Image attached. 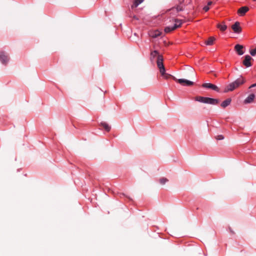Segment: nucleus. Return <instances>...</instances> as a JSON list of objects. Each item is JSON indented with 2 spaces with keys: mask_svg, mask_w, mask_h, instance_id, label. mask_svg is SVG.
<instances>
[{
  "mask_svg": "<svg viewBox=\"0 0 256 256\" xmlns=\"http://www.w3.org/2000/svg\"><path fill=\"white\" fill-rule=\"evenodd\" d=\"M234 82H235V84H236V86L238 87L245 82V80L244 78L240 77L236 79L235 81H234Z\"/></svg>",
  "mask_w": 256,
  "mask_h": 256,
  "instance_id": "4468645a",
  "label": "nucleus"
},
{
  "mask_svg": "<svg viewBox=\"0 0 256 256\" xmlns=\"http://www.w3.org/2000/svg\"><path fill=\"white\" fill-rule=\"evenodd\" d=\"M144 0H134L133 4L132 6V8H136L139 4L142 3Z\"/></svg>",
  "mask_w": 256,
  "mask_h": 256,
  "instance_id": "412c9836",
  "label": "nucleus"
},
{
  "mask_svg": "<svg viewBox=\"0 0 256 256\" xmlns=\"http://www.w3.org/2000/svg\"><path fill=\"white\" fill-rule=\"evenodd\" d=\"M238 88V86H236V84H235V82H232L230 84L227 86L226 89L224 90L225 92H228L229 91H232L234 89Z\"/></svg>",
  "mask_w": 256,
  "mask_h": 256,
  "instance_id": "9b49d317",
  "label": "nucleus"
},
{
  "mask_svg": "<svg viewBox=\"0 0 256 256\" xmlns=\"http://www.w3.org/2000/svg\"><path fill=\"white\" fill-rule=\"evenodd\" d=\"M231 102V99L230 98H228L226 100H224L221 106L223 108H225L228 106H229Z\"/></svg>",
  "mask_w": 256,
  "mask_h": 256,
  "instance_id": "a211bd4d",
  "label": "nucleus"
},
{
  "mask_svg": "<svg viewBox=\"0 0 256 256\" xmlns=\"http://www.w3.org/2000/svg\"><path fill=\"white\" fill-rule=\"evenodd\" d=\"M248 10L249 8L248 6H242L238 10V14L240 16H244Z\"/></svg>",
  "mask_w": 256,
  "mask_h": 256,
  "instance_id": "1a4fd4ad",
  "label": "nucleus"
},
{
  "mask_svg": "<svg viewBox=\"0 0 256 256\" xmlns=\"http://www.w3.org/2000/svg\"><path fill=\"white\" fill-rule=\"evenodd\" d=\"M157 66L159 68L160 72L165 70L164 66L163 64V58L162 56H158L156 60Z\"/></svg>",
  "mask_w": 256,
  "mask_h": 256,
  "instance_id": "7ed1b4c3",
  "label": "nucleus"
},
{
  "mask_svg": "<svg viewBox=\"0 0 256 256\" xmlns=\"http://www.w3.org/2000/svg\"><path fill=\"white\" fill-rule=\"evenodd\" d=\"M224 138V137L222 135H219L217 136L216 139L218 140H223Z\"/></svg>",
  "mask_w": 256,
  "mask_h": 256,
  "instance_id": "393cba45",
  "label": "nucleus"
},
{
  "mask_svg": "<svg viewBox=\"0 0 256 256\" xmlns=\"http://www.w3.org/2000/svg\"><path fill=\"white\" fill-rule=\"evenodd\" d=\"M255 86H256V84H252V85L249 87V88H254V87H255Z\"/></svg>",
  "mask_w": 256,
  "mask_h": 256,
  "instance_id": "bb28decb",
  "label": "nucleus"
},
{
  "mask_svg": "<svg viewBox=\"0 0 256 256\" xmlns=\"http://www.w3.org/2000/svg\"><path fill=\"white\" fill-rule=\"evenodd\" d=\"M250 53L252 56H254L256 55V48L254 49H252L250 50Z\"/></svg>",
  "mask_w": 256,
  "mask_h": 256,
  "instance_id": "5701e85b",
  "label": "nucleus"
},
{
  "mask_svg": "<svg viewBox=\"0 0 256 256\" xmlns=\"http://www.w3.org/2000/svg\"><path fill=\"white\" fill-rule=\"evenodd\" d=\"M212 2L210 1L208 2V6H209L212 4Z\"/></svg>",
  "mask_w": 256,
  "mask_h": 256,
  "instance_id": "cd10ccee",
  "label": "nucleus"
},
{
  "mask_svg": "<svg viewBox=\"0 0 256 256\" xmlns=\"http://www.w3.org/2000/svg\"><path fill=\"white\" fill-rule=\"evenodd\" d=\"M160 74L165 79H168L170 78L172 76L168 74H167L166 72V70H164L163 72H161Z\"/></svg>",
  "mask_w": 256,
  "mask_h": 256,
  "instance_id": "4be33fe9",
  "label": "nucleus"
},
{
  "mask_svg": "<svg viewBox=\"0 0 256 256\" xmlns=\"http://www.w3.org/2000/svg\"><path fill=\"white\" fill-rule=\"evenodd\" d=\"M202 87L208 88H211L215 91L218 92L219 88H218L212 84L210 83H204L202 85Z\"/></svg>",
  "mask_w": 256,
  "mask_h": 256,
  "instance_id": "0eeeda50",
  "label": "nucleus"
},
{
  "mask_svg": "<svg viewBox=\"0 0 256 256\" xmlns=\"http://www.w3.org/2000/svg\"><path fill=\"white\" fill-rule=\"evenodd\" d=\"M9 58L4 52H0V61L3 64H6L8 61Z\"/></svg>",
  "mask_w": 256,
  "mask_h": 256,
  "instance_id": "6e6552de",
  "label": "nucleus"
},
{
  "mask_svg": "<svg viewBox=\"0 0 256 256\" xmlns=\"http://www.w3.org/2000/svg\"><path fill=\"white\" fill-rule=\"evenodd\" d=\"M194 100L200 102L214 105L216 104L219 102V101L218 99L200 96L195 97Z\"/></svg>",
  "mask_w": 256,
  "mask_h": 256,
  "instance_id": "f257e3e1",
  "label": "nucleus"
},
{
  "mask_svg": "<svg viewBox=\"0 0 256 256\" xmlns=\"http://www.w3.org/2000/svg\"><path fill=\"white\" fill-rule=\"evenodd\" d=\"M243 46L240 44H236L234 46V49L236 51L240 56H242L244 54V52L243 51Z\"/></svg>",
  "mask_w": 256,
  "mask_h": 256,
  "instance_id": "9d476101",
  "label": "nucleus"
},
{
  "mask_svg": "<svg viewBox=\"0 0 256 256\" xmlns=\"http://www.w3.org/2000/svg\"><path fill=\"white\" fill-rule=\"evenodd\" d=\"M232 28L233 31L236 34H240L242 32V28L240 26V24L238 22H236L232 26Z\"/></svg>",
  "mask_w": 256,
  "mask_h": 256,
  "instance_id": "20e7f679",
  "label": "nucleus"
},
{
  "mask_svg": "<svg viewBox=\"0 0 256 256\" xmlns=\"http://www.w3.org/2000/svg\"><path fill=\"white\" fill-rule=\"evenodd\" d=\"M183 10V6L182 4H180L178 5L176 7H174L172 8L170 10L172 11V12H174L178 13L179 12L182 11Z\"/></svg>",
  "mask_w": 256,
  "mask_h": 256,
  "instance_id": "f8f14e48",
  "label": "nucleus"
},
{
  "mask_svg": "<svg viewBox=\"0 0 256 256\" xmlns=\"http://www.w3.org/2000/svg\"><path fill=\"white\" fill-rule=\"evenodd\" d=\"M252 60V57L249 55H246L244 56V60L243 61V64L246 67L248 68L252 66L251 60Z\"/></svg>",
  "mask_w": 256,
  "mask_h": 256,
  "instance_id": "39448f33",
  "label": "nucleus"
},
{
  "mask_svg": "<svg viewBox=\"0 0 256 256\" xmlns=\"http://www.w3.org/2000/svg\"><path fill=\"white\" fill-rule=\"evenodd\" d=\"M168 181V180L167 178H160V182L162 184H164Z\"/></svg>",
  "mask_w": 256,
  "mask_h": 256,
  "instance_id": "b1692460",
  "label": "nucleus"
},
{
  "mask_svg": "<svg viewBox=\"0 0 256 256\" xmlns=\"http://www.w3.org/2000/svg\"><path fill=\"white\" fill-rule=\"evenodd\" d=\"M203 9L205 12H208L210 8L208 6H204Z\"/></svg>",
  "mask_w": 256,
  "mask_h": 256,
  "instance_id": "a878e982",
  "label": "nucleus"
},
{
  "mask_svg": "<svg viewBox=\"0 0 256 256\" xmlns=\"http://www.w3.org/2000/svg\"><path fill=\"white\" fill-rule=\"evenodd\" d=\"M158 56H160L159 54V53L158 51L157 50H154L151 52L150 54V58L152 61H153L155 60L156 58H158Z\"/></svg>",
  "mask_w": 256,
  "mask_h": 256,
  "instance_id": "ddd939ff",
  "label": "nucleus"
},
{
  "mask_svg": "<svg viewBox=\"0 0 256 256\" xmlns=\"http://www.w3.org/2000/svg\"><path fill=\"white\" fill-rule=\"evenodd\" d=\"M216 38L214 37H210L206 41L205 44L208 46H212Z\"/></svg>",
  "mask_w": 256,
  "mask_h": 256,
  "instance_id": "aec40b11",
  "label": "nucleus"
},
{
  "mask_svg": "<svg viewBox=\"0 0 256 256\" xmlns=\"http://www.w3.org/2000/svg\"><path fill=\"white\" fill-rule=\"evenodd\" d=\"M255 98L254 94H250L244 100L245 104H249L252 102Z\"/></svg>",
  "mask_w": 256,
  "mask_h": 256,
  "instance_id": "2eb2a0df",
  "label": "nucleus"
},
{
  "mask_svg": "<svg viewBox=\"0 0 256 256\" xmlns=\"http://www.w3.org/2000/svg\"><path fill=\"white\" fill-rule=\"evenodd\" d=\"M182 24V20H178V19H175L174 20V24L172 26H167L164 28V32L166 33L170 32L171 31H172L178 28H179L181 26Z\"/></svg>",
  "mask_w": 256,
  "mask_h": 256,
  "instance_id": "f03ea898",
  "label": "nucleus"
},
{
  "mask_svg": "<svg viewBox=\"0 0 256 256\" xmlns=\"http://www.w3.org/2000/svg\"><path fill=\"white\" fill-rule=\"evenodd\" d=\"M176 81L180 84L182 86H192L194 82L192 81L186 80L180 78L176 80Z\"/></svg>",
  "mask_w": 256,
  "mask_h": 256,
  "instance_id": "423d86ee",
  "label": "nucleus"
},
{
  "mask_svg": "<svg viewBox=\"0 0 256 256\" xmlns=\"http://www.w3.org/2000/svg\"><path fill=\"white\" fill-rule=\"evenodd\" d=\"M217 27L222 32L225 31L227 28V26L225 24L224 22L218 24L217 25Z\"/></svg>",
  "mask_w": 256,
  "mask_h": 256,
  "instance_id": "f3484780",
  "label": "nucleus"
},
{
  "mask_svg": "<svg viewBox=\"0 0 256 256\" xmlns=\"http://www.w3.org/2000/svg\"><path fill=\"white\" fill-rule=\"evenodd\" d=\"M100 126H103V128H104V130L106 132L110 131V130L111 129V127L109 126V124H107L106 122H101L100 123Z\"/></svg>",
  "mask_w": 256,
  "mask_h": 256,
  "instance_id": "6ab92c4d",
  "label": "nucleus"
},
{
  "mask_svg": "<svg viewBox=\"0 0 256 256\" xmlns=\"http://www.w3.org/2000/svg\"><path fill=\"white\" fill-rule=\"evenodd\" d=\"M160 34L161 32L158 30L150 32V35L152 38H156L160 36Z\"/></svg>",
  "mask_w": 256,
  "mask_h": 256,
  "instance_id": "dca6fc26",
  "label": "nucleus"
}]
</instances>
